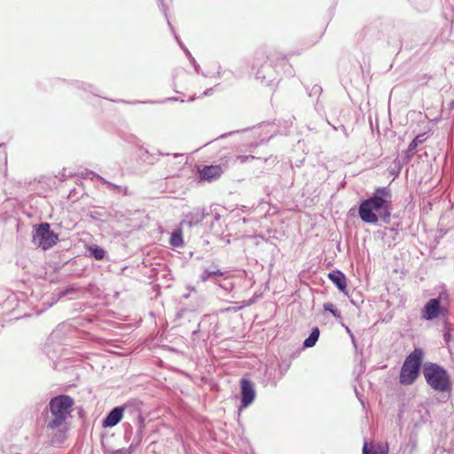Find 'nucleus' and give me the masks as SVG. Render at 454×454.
<instances>
[{"instance_id":"2eb2a0df","label":"nucleus","mask_w":454,"mask_h":454,"mask_svg":"<svg viewBox=\"0 0 454 454\" xmlns=\"http://www.w3.org/2000/svg\"><path fill=\"white\" fill-rule=\"evenodd\" d=\"M90 175H92L93 176L97 177L98 180H100L104 184L106 185V188L111 191V192H114L115 193H123V194H127V192H128V188L126 186H121V185H117V184H114L113 183H110L108 181H106L105 178H103L102 176L95 174L94 172H90Z\"/></svg>"},{"instance_id":"1a4fd4ad","label":"nucleus","mask_w":454,"mask_h":454,"mask_svg":"<svg viewBox=\"0 0 454 454\" xmlns=\"http://www.w3.org/2000/svg\"><path fill=\"white\" fill-rule=\"evenodd\" d=\"M241 387V408L248 407L255 398L254 384L247 379H242Z\"/></svg>"},{"instance_id":"412c9836","label":"nucleus","mask_w":454,"mask_h":454,"mask_svg":"<svg viewBox=\"0 0 454 454\" xmlns=\"http://www.w3.org/2000/svg\"><path fill=\"white\" fill-rule=\"evenodd\" d=\"M168 25L169 27V28L171 29L176 42L178 43V44L180 45V47L184 50V51L185 52L186 56L188 57V59H190L192 56L191 52L189 51V50L187 48H185V46L184 45V43L181 42L179 36L176 35V33L175 32L174 30V27L173 26L171 25L170 21L168 20Z\"/></svg>"},{"instance_id":"6ab92c4d","label":"nucleus","mask_w":454,"mask_h":454,"mask_svg":"<svg viewBox=\"0 0 454 454\" xmlns=\"http://www.w3.org/2000/svg\"><path fill=\"white\" fill-rule=\"evenodd\" d=\"M423 135L417 136L408 145L407 150L405 151V159L410 160L414 153H416V149L418 147V139L422 137Z\"/></svg>"},{"instance_id":"c85d7f7f","label":"nucleus","mask_w":454,"mask_h":454,"mask_svg":"<svg viewBox=\"0 0 454 454\" xmlns=\"http://www.w3.org/2000/svg\"><path fill=\"white\" fill-rule=\"evenodd\" d=\"M212 273H213V277H215V276H223V272L221 271L220 270H213Z\"/></svg>"},{"instance_id":"c756f323","label":"nucleus","mask_w":454,"mask_h":454,"mask_svg":"<svg viewBox=\"0 0 454 454\" xmlns=\"http://www.w3.org/2000/svg\"><path fill=\"white\" fill-rule=\"evenodd\" d=\"M213 89H208V90H206L204 92H203V96H207V95H210L211 92H212Z\"/></svg>"},{"instance_id":"0eeeda50","label":"nucleus","mask_w":454,"mask_h":454,"mask_svg":"<svg viewBox=\"0 0 454 454\" xmlns=\"http://www.w3.org/2000/svg\"><path fill=\"white\" fill-rule=\"evenodd\" d=\"M58 239V235L51 231L50 224L47 223L38 225L33 235L34 244L43 250H47L53 247L57 243Z\"/></svg>"},{"instance_id":"bb28decb","label":"nucleus","mask_w":454,"mask_h":454,"mask_svg":"<svg viewBox=\"0 0 454 454\" xmlns=\"http://www.w3.org/2000/svg\"><path fill=\"white\" fill-rule=\"evenodd\" d=\"M450 337H451V333H450V329H448V330L444 333V334H443L444 340H445L446 342H449V341H450Z\"/></svg>"},{"instance_id":"39448f33","label":"nucleus","mask_w":454,"mask_h":454,"mask_svg":"<svg viewBox=\"0 0 454 454\" xmlns=\"http://www.w3.org/2000/svg\"><path fill=\"white\" fill-rule=\"evenodd\" d=\"M270 58L262 51H257L253 61V69L255 71V77L266 86L271 85L276 80V71L270 63Z\"/></svg>"},{"instance_id":"a878e982","label":"nucleus","mask_w":454,"mask_h":454,"mask_svg":"<svg viewBox=\"0 0 454 454\" xmlns=\"http://www.w3.org/2000/svg\"><path fill=\"white\" fill-rule=\"evenodd\" d=\"M189 60L194 67L195 71L199 74L200 72V67L199 64L196 62L195 59L193 57H191V59Z\"/></svg>"},{"instance_id":"7ed1b4c3","label":"nucleus","mask_w":454,"mask_h":454,"mask_svg":"<svg viewBox=\"0 0 454 454\" xmlns=\"http://www.w3.org/2000/svg\"><path fill=\"white\" fill-rule=\"evenodd\" d=\"M423 375L427 384L439 393L450 392L452 384L448 372L434 363H426L423 366Z\"/></svg>"},{"instance_id":"f3484780","label":"nucleus","mask_w":454,"mask_h":454,"mask_svg":"<svg viewBox=\"0 0 454 454\" xmlns=\"http://www.w3.org/2000/svg\"><path fill=\"white\" fill-rule=\"evenodd\" d=\"M169 243L174 247H180L184 245L181 229H176L171 233Z\"/></svg>"},{"instance_id":"4468645a","label":"nucleus","mask_w":454,"mask_h":454,"mask_svg":"<svg viewBox=\"0 0 454 454\" xmlns=\"http://www.w3.org/2000/svg\"><path fill=\"white\" fill-rule=\"evenodd\" d=\"M388 447L382 443H368L365 442L363 447V454H387Z\"/></svg>"},{"instance_id":"f704fd0d","label":"nucleus","mask_w":454,"mask_h":454,"mask_svg":"<svg viewBox=\"0 0 454 454\" xmlns=\"http://www.w3.org/2000/svg\"><path fill=\"white\" fill-rule=\"evenodd\" d=\"M450 106L454 107V100L451 102Z\"/></svg>"},{"instance_id":"4be33fe9","label":"nucleus","mask_w":454,"mask_h":454,"mask_svg":"<svg viewBox=\"0 0 454 454\" xmlns=\"http://www.w3.org/2000/svg\"><path fill=\"white\" fill-rule=\"evenodd\" d=\"M140 442H141V435L139 434L137 436L136 439L133 440L131 444L126 450H129L130 454H132L135 451L136 448L140 444Z\"/></svg>"},{"instance_id":"cd10ccee","label":"nucleus","mask_w":454,"mask_h":454,"mask_svg":"<svg viewBox=\"0 0 454 454\" xmlns=\"http://www.w3.org/2000/svg\"><path fill=\"white\" fill-rule=\"evenodd\" d=\"M114 454H130L129 450H127L126 449H119L116 450Z\"/></svg>"},{"instance_id":"20e7f679","label":"nucleus","mask_w":454,"mask_h":454,"mask_svg":"<svg viewBox=\"0 0 454 454\" xmlns=\"http://www.w3.org/2000/svg\"><path fill=\"white\" fill-rule=\"evenodd\" d=\"M424 352L421 348H415L405 359L400 372V383L411 385L419 376Z\"/></svg>"},{"instance_id":"393cba45","label":"nucleus","mask_w":454,"mask_h":454,"mask_svg":"<svg viewBox=\"0 0 454 454\" xmlns=\"http://www.w3.org/2000/svg\"><path fill=\"white\" fill-rule=\"evenodd\" d=\"M158 1L162 7V12H163L164 15L167 17V4H168V0H158Z\"/></svg>"},{"instance_id":"f03ea898","label":"nucleus","mask_w":454,"mask_h":454,"mask_svg":"<svg viewBox=\"0 0 454 454\" xmlns=\"http://www.w3.org/2000/svg\"><path fill=\"white\" fill-rule=\"evenodd\" d=\"M74 400L67 395H60L51 399L50 414L46 419V429L52 432L51 442L62 443L68 430L67 419L71 417Z\"/></svg>"},{"instance_id":"9d476101","label":"nucleus","mask_w":454,"mask_h":454,"mask_svg":"<svg viewBox=\"0 0 454 454\" xmlns=\"http://www.w3.org/2000/svg\"><path fill=\"white\" fill-rule=\"evenodd\" d=\"M220 161L221 163L218 165L203 167V168L199 171L200 178L208 182L218 179L223 173L222 165H225V163H223V158H221Z\"/></svg>"},{"instance_id":"5701e85b","label":"nucleus","mask_w":454,"mask_h":454,"mask_svg":"<svg viewBox=\"0 0 454 454\" xmlns=\"http://www.w3.org/2000/svg\"><path fill=\"white\" fill-rule=\"evenodd\" d=\"M211 277H213V273H212V270H204L203 272L200 274V280L202 282H206L207 280H208Z\"/></svg>"},{"instance_id":"2f4dec72","label":"nucleus","mask_w":454,"mask_h":454,"mask_svg":"<svg viewBox=\"0 0 454 454\" xmlns=\"http://www.w3.org/2000/svg\"><path fill=\"white\" fill-rule=\"evenodd\" d=\"M340 128V129L344 131V133L347 135V129H346L345 126L341 125Z\"/></svg>"},{"instance_id":"9b49d317","label":"nucleus","mask_w":454,"mask_h":454,"mask_svg":"<svg viewBox=\"0 0 454 454\" xmlns=\"http://www.w3.org/2000/svg\"><path fill=\"white\" fill-rule=\"evenodd\" d=\"M123 418V409L121 406L114 407L103 419V427H114Z\"/></svg>"},{"instance_id":"ddd939ff","label":"nucleus","mask_w":454,"mask_h":454,"mask_svg":"<svg viewBox=\"0 0 454 454\" xmlns=\"http://www.w3.org/2000/svg\"><path fill=\"white\" fill-rule=\"evenodd\" d=\"M204 209L197 208L185 215V219L183 221V223L191 227L192 225L199 224L204 220Z\"/></svg>"},{"instance_id":"b1692460","label":"nucleus","mask_w":454,"mask_h":454,"mask_svg":"<svg viewBox=\"0 0 454 454\" xmlns=\"http://www.w3.org/2000/svg\"><path fill=\"white\" fill-rule=\"evenodd\" d=\"M254 159V156H253V155H238L236 157V160H239L240 163H245V162L249 161Z\"/></svg>"},{"instance_id":"473e14b6","label":"nucleus","mask_w":454,"mask_h":454,"mask_svg":"<svg viewBox=\"0 0 454 454\" xmlns=\"http://www.w3.org/2000/svg\"><path fill=\"white\" fill-rule=\"evenodd\" d=\"M346 331L349 335L353 334L348 327H346Z\"/></svg>"},{"instance_id":"423d86ee","label":"nucleus","mask_w":454,"mask_h":454,"mask_svg":"<svg viewBox=\"0 0 454 454\" xmlns=\"http://www.w3.org/2000/svg\"><path fill=\"white\" fill-rule=\"evenodd\" d=\"M449 294L446 290L439 293L438 298L429 299L425 304L421 311V318L424 320H434L441 316H445L448 313V309L444 303L448 304Z\"/></svg>"},{"instance_id":"f8f14e48","label":"nucleus","mask_w":454,"mask_h":454,"mask_svg":"<svg viewBox=\"0 0 454 454\" xmlns=\"http://www.w3.org/2000/svg\"><path fill=\"white\" fill-rule=\"evenodd\" d=\"M329 279L343 293L346 292L347 279L345 275L340 270H333L328 274Z\"/></svg>"},{"instance_id":"6e6552de","label":"nucleus","mask_w":454,"mask_h":454,"mask_svg":"<svg viewBox=\"0 0 454 454\" xmlns=\"http://www.w3.org/2000/svg\"><path fill=\"white\" fill-rule=\"evenodd\" d=\"M142 402L137 399L127 401L121 408L123 409V416L126 415L133 422L140 427L144 424V418L141 411Z\"/></svg>"},{"instance_id":"f257e3e1","label":"nucleus","mask_w":454,"mask_h":454,"mask_svg":"<svg viewBox=\"0 0 454 454\" xmlns=\"http://www.w3.org/2000/svg\"><path fill=\"white\" fill-rule=\"evenodd\" d=\"M393 210L392 193L387 187H378L372 195L361 202L358 215L366 223L375 224L380 220L385 223L390 222Z\"/></svg>"},{"instance_id":"dca6fc26","label":"nucleus","mask_w":454,"mask_h":454,"mask_svg":"<svg viewBox=\"0 0 454 454\" xmlns=\"http://www.w3.org/2000/svg\"><path fill=\"white\" fill-rule=\"evenodd\" d=\"M319 334H320V331H319L318 327L313 328L309 336L307 339H305V340L303 342V346L305 348L314 347L319 338Z\"/></svg>"},{"instance_id":"72a5a7b5","label":"nucleus","mask_w":454,"mask_h":454,"mask_svg":"<svg viewBox=\"0 0 454 454\" xmlns=\"http://www.w3.org/2000/svg\"><path fill=\"white\" fill-rule=\"evenodd\" d=\"M421 142H422V137H419V138L418 139V144H419V143H421Z\"/></svg>"},{"instance_id":"aec40b11","label":"nucleus","mask_w":454,"mask_h":454,"mask_svg":"<svg viewBox=\"0 0 454 454\" xmlns=\"http://www.w3.org/2000/svg\"><path fill=\"white\" fill-rule=\"evenodd\" d=\"M324 309L325 311H329L335 318L341 319L340 311L339 309H337L333 303H331V302L325 303Z\"/></svg>"},{"instance_id":"a211bd4d","label":"nucleus","mask_w":454,"mask_h":454,"mask_svg":"<svg viewBox=\"0 0 454 454\" xmlns=\"http://www.w3.org/2000/svg\"><path fill=\"white\" fill-rule=\"evenodd\" d=\"M90 256L96 260H102L106 256V250L97 245H92L88 247Z\"/></svg>"},{"instance_id":"7c9ffc66","label":"nucleus","mask_w":454,"mask_h":454,"mask_svg":"<svg viewBox=\"0 0 454 454\" xmlns=\"http://www.w3.org/2000/svg\"><path fill=\"white\" fill-rule=\"evenodd\" d=\"M350 338H351V340H352L353 344H354V345H356V339H355L354 334H351V335H350Z\"/></svg>"}]
</instances>
